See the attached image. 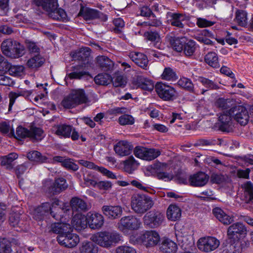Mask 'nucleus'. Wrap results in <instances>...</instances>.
<instances>
[{"mask_svg":"<svg viewBox=\"0 0 253 253\" xmlns=\"http://www.w3.org/2000/svg\"><path fill=\"white\" fill-rule=\"evenodd\" d=\"M198 81L207 88L206 89H202V94H204L205 92L209 90L217 89L219 88L218 85L209 79L200 77L198 78Z\"/></svg>","mask_w":253,"mask_h":253,"instance_id":"nucleus-38","label":"nucleus"},{"mask_svg":"<svg viewBox=\"0 0 253 253\" xmlns=\"http://www.w3.org/2000/svg\"><path fill=\"white\" fill-rule=\"evenodd\" d=\"M28 159L31 161L39 163L46 162L47 158L37 151H33L27 154Z\"/></svg>","mask_w":253,"mask_h":253,"instance_id":"nucleus-42","label":"nucleus"},{"mask_svg":"<svg viewBox=\"0 0 253 253\" xmlns=\"http://www.w3.org/2000/svg\"><path fill=\"white\" fill-rule=\"evenodd\" d=\"M231 111L233 117L242 126H245L247 124L249 116L247 109L243 106H235L231 108Z\"/></svg>","mask_w":253,"mask_h":253,"instance_id":"nucleus-13","label":"nucleus"},{"mask_svg":"<svg viewBox=\"0 0 253 253\" xmlns=\"http://www.w3.org/2000/svg\"><path fill=\"white\" fill-rule=\"evenodd\" d=\"M29 131L27 128L19 126L16 128L15 137L17 139L29 137Z\"/></svg>","mask_w":253,"mask_h":253,"instance_id":"nucleus-57","label":"nucleus"},{"mask_svg":"<svg viewBox=\"0 0 253 253\" xmlns=\"http://www.w3.org/2000/svg\"><path fill=\"white\" fill-rule=\"evenodd\" d=\"M23 66H15L10 65L8 72L13 76H20L24 71Z\"/></svg>","mask_w":253,"mask_h":253,"instance_id":"nucleus-58","label":"nucleus"},{"mask_svg":"<svg viewBox=\"0 0 253 253\" xmlns=\"http://www.w3.org/2000/svg\"><path fill=\"white\" fill-rule=\"evenodd\" d=\"M71 227L69 224L65 223H54L50 225V231L61 235L67 233Z\"/></svg>","mask_w":253,"mask_h":253,"instance_id":"nucleus-30","label":"nucleus"},{"mask_svg":"<svg viewBox=\"0 0 253 253\" xmlns=\"http://www.w3.org/2000/svg\"><path fill=\"white\" fill-rule=\"evenodd\" d=\"M91 50L89 47H82L79 50L71 52L73 58L79 60H86L90 56Z\"/></svg>","mask_w":253,"mask_h":253,"instance_id":"nucleus-33","label":"nucleus"},{"mask_svg":"<svg viewBox=\"0 0 253 253\" xmlns=\"http://www.w3.org/2000/svg\"><path fill=\"white\" fill-rule=\"evenodd\" d=\"M102 211L108 218L115 219L122 215L123 209L120 206L105 205L102 207Z\"/></svg>","mask_w":253,"mask_h":253,"instance_id":"nucleus-17","label":"nucleus"},{"mask_svg":"<svg viewBox=\"0 0 253 253\" xmlns=\"http://www.w3.org/2000/svg\"><path fill=\"white\" fill-rule=\"evenodd\" d=\"M63 166L68 169L74 171L78 170L79 168L78 165L74 163V160L71 159H66Z\"/></svg>","mask_w":253,"mask_h":253,"instance_id":"nucleus-62","label":"nucleus"},{"mask_svg":"<svg viewBox=\"0 0 253 253\" xmlns=\"http://www.w3.org/2000/svg\"><path fill=\"white\" fill-rule=\"evenodd\" d=\"M1 48L3 53L7 57L17 58L22 56L24 53V47L18 42L8 39L4 41Z\"/></svg>","mask_w":253,"mask_h":253,"instance_id":"nucleus-4","label":"nucleus"},{"mask_svg":"<svg viewBox=\"0 0 253 253\" xmlns=\"http://www.w3.org/2000/svg\"><path fill=\"white\" fill-rule=\"evenodd\" d=\"M68 187L66 180L63 178H58L50 186L49 190L53 195L57 194L65 190Z\"/></svg>","mask_w":253,"mask_h":253,"instance_id":"nucleus-24","label":"nucleus"},{"mask_svg":"<svg viewBox=\"0 0 253 253\" xmlns=\"http://www.w3.org/2000/svg\"><path fill=\"white\" fill-rule=\"evenodd\" d=\"M211 181L212 183L221 184L225 180V178L221 173H213L211 176Z\"/></svg>","mask_w":253,"mask_h":253,"instance_id":"nucleus-61","label":"nucleus"},{"mask_svg":"<svg viewBox=\"0 0 253 253\" xmlns=\"http://www.w3.org/2000/svg\"><path fill=\"white\" fill-rule=\"evenodd\" d=\"M36 4L47 13L55 10L58 6L57 0H37Z\"/></svg>","mask_w":253,"mask_h":253,"instance_id":"nucleus-27","label":"nucleus"},{"mask_svg":"<svg viewBox=\"0 0 253 253\" xmlns=\"http://www.w3.org/2000/svg\"><path fill=\"white\" fill-rule=\"evenodd\" d=\"M70 204L73 210L75 211H85L90 208L89 206L87 205L85 202L76 197L71 199Z\"/></svg>","mask_w":253,"mask_h":253,"instance_id":"nucleus-28","label":"nucleus"},{"mask_svg":"<svg viewBox=\"0 0 253 253\" xmlns=\"http://www.w3.org/2000/svg\"><path fill=\"white\" fill-rule=\"evenodd\" d=\"M55 134L59 136L64 138H69L70 137L73 127L72 126L66 124H61L58 125L56 127Z\"/></svg>","mask_w":253,"mask_h":253,"instance_id":"nucleus-36","label":"nucleus"},{"mask_svg":"<svg viewBox=\"0 0 253 253\" xmlns=\"http://www.w3.org/2000/svg\"><path fill=\"white\" fill-rule=\"evenodd\" d=\"M111 81L112 78L108 74H99L94 78L95 83L99 85H107Z\"/></svg>","mask_w":253,"mask_h":253,"instance_id":"nucleus-46","label":"nucleus"},{"mask_svg":"<svg viewBox=\"0 0 253 253\" xmlns=\"http://www.w3.org/2000/svg\"><path fill=\"white\" fill-rule=\"evenodd\" d=\"M134 121V118L128 114H124L119 118V123L122 126L133 125Z\"/></svg>","mask_w":253,"mask_h":253,"instance_id":"nucleus-55","label":"nucleus"},{"mask_svg":"<svg viewBox=\"0 0 253 253\" xmlns=\"http://www.w3.org/2000/svg\"><path fill=\"white\" fill-rule=\"evenodd\" d=\"M132 149L133 146L126 140L119 141L114 147L116 153L121 157L129 155L131 153Z\"/></svg>","mask_w":253,"mask_h":253,"instance_id":"nucleus-18","label":"nucleus"},{"mask_svg":"<svg viewBox=\"0 0 253 253\" xmlns=\"http://www.w3.org/2000/svg\"><path fill=\"white\" fill-rule=\"evenodd\" d=\"M88 101L87 96L83 89L72 90L69 95L62 102V106L65 108H72L77 106L86 103Z\"/></svg>","mask_w":253,"mask_h":253,"instance_id":"nucleus-5","label":"nucleus"},{"mask_svg":"<svg viewBox=\"0 0 253 253\" xmlns=\"http://www.w3.org/2000/svg\"><path fill=\"white\" fill-rule=\"evenodd\" d=\"M117 253H136L133 248L128 246H121L117 248Z\"/></svg>","mask_w":253,"mask_h":253,"instance_id":"nucleus-64","label":"nucleus"},{"mask_svg":"<svg viewBox=\"0 0 253 253\" xmlns=\"http://www.w3.org/2000/svg\"><path fill=\"white\" fill-rule=\"evenodd\" d=\"M81 253H97L98 247L92 242H84L80 248Z\"/></svg>","mask_w":253,"mask_h":253,"instance_id":"nucleus-39","label":"nucleus"},{"mask_svg":"<svg viewBox=\"0 0 253 253\" xmlns=\"http://www.w3.org/2000/svg\"><path fill=\"white\" fill-rule=\"evenodd\" d=\"M129 57L137 65L143 69H147L149 61L146 55L141 52H131Z\"/></svg>","mask_w":253,"mask_h":253,"instance_id":"nucleus-21","label":"nucleus"},{"mask_svg":"<svg viewBox=\"0 0 253 253\" xmlns=\"http://www.w3.org/2000/svg\"><path fill=\"white\" fill-rule=\"evenodd\" d=\"M60 201L58 199L52 200L51 203L45 202L35 208L32 212L33 217L36 220H42L44 216L50 214L55 219L60 220L63 212Z\"/></svg>","mask_w":253,"mask_h":253,"instance_id":"nucleus-1","label":"nucleus"},{"mask_svg":"<svg viewBox=\"0 0 253 253\" xmlns=\"http://www.w3.org/2000/svg\"><path fill=\"white\" fill-rule=\"evenodd\" d=\"M111 82L115 87L124 86L126 83V79L122 75H117L112 78Z\"/></svg>","mask_w":253,"mask_h":253,"instance_id":"nucleus-60","label":"nucleus"},{"mask_svg":"<svg viewBox=\"0 0 253 253\" xmlns=\"http://www.w3.org/2000/svg\"><path fill=\"white\" fill-rule=\"evenodd\" d=\"M154 201L152 198L144 194H136L132 196L131 207L136 213L142 214L152 208Z\"/></svg>","mask_w":253,"mask_h":253,"instance_id":"nucleus-3","label":"nucleus"},{"mask_svg":"<svg viewBox=\"0 0 253 253\" xmlns=\"http://www.w3.org/2000/svg\"><path fill=\"white\" fill-rule=\"evenodd\" d=\"M141 224L140 218L129 215L122 217L117 224V227L120 231L125 232L127 230H137Z\"/></svg>","mask_w":253,"mask_h":253,"instance_id":"nucleus-6","label":"nucleus"},{"mask_svg":"<svg viewBox=\"0 0 253 253\" xmlns=\"http://www.w3.org/2000/svg\"><path fill=\"white\" fill-rule=\"evenodd\" d=\"M160 155L161 151L158 149L146 148L143 160L151 161L154 160Z\"/></svg>","mask_w":253,"mask_h":253,"instance_id":"nucleus-48","label":"nucleus"},{"mask_svg":"<svg viewBox=\"0 0 253 253\" xmlns=\"http://www.w3.org/2000/svg\"><path fill=\"white\" fill-rule=\"evenodd\" d=\"M11 243L5 238L0 239V253H10Z\"/></svg>","mask_w":253,"mask_h":253,"instance_id":"nucleus-53","label":"nucleus"},{"mask_svg":"<svg viewBox=\"0 0 253 253\" xmlns=\"http://www.w3.org/2000/svg\"><path fill=\"white\" fill-rule=\"evenodd\" d=\"M10 131L11 136L14 135V131L11 128L9 122H3L0 123V132L2 134H7Z\"/></svg>","mask_w":253,"mask_h":253,"instance_id":"nucleus-59","label":"nucleus"},{"mask_svg":"<svg viewBox=\"0 0 253 253\" xmlns=\"http://www.w3.org/2000/svg\"><path fill=\"white\" fill-rule=\"evenodd\" d=\"M162 79L167 81H174L177 79L175 72L170 68H165L161 75Z\"/></svg>","mask_w":253,"mask_h":253,"instance_id":"nucleus-51","label":"nucleus"},{"mask_svg":"<svg viewBox=\"0 0 253 253\" xmlns=\"http://www.w3.org/2000/svg\"><path fill=\"white\" fill-rule=\"evenodd\" d=\"M87 222L91 229H98L104 223V217L99 213L88 212L87 214Z\"/></svg>","mask_w":253,"mask_h":253,"instance_id":"nucleus-20","label":"nucleus"},{"mask_svg":"<svg viewBox=\"0 0 253 253\" xmlns=\"http://www.w3.org/2000/svg\"><path fill=\"white\" fill-rule=\"evenodd\" d=\"M96 63L102 70L108 71L113 67V62L108 57L104 55L98 56L96 58Z\"/></svg>","mask_w":253,"mask_h":253,"instance_id":"nucleus-34","label":"nucleus"},{"mask_svg":"<svg viewBox=\"0 0 253 253\" xmlns=\"http://www.w3.org/2000/svg\"><path fill=\"white\" fill-rule=\"evenodd\" d=\"M113 24L115 27L113 28V31L116 34L121 33L125 26L124 20L121 18H116L113 20Z\"/></svg>","mask_w":253,"mask_h":253,"instance_id":"nucleus-56","label":"nucleus"},{"mask_svg":"<svg viewBox=\"0 0 253 253\" xmlns=\"http://www.w3.org/2000/svg\"><path fill=\"white\" fill-rule=\"evenodd\" d=\"M71 223L76 230L80 231L87 226L88 223L87 216L82 214H76L73 217Z\"/></svg>","mask_w":253,"mask_h":253,"instance_id":"nucleus-23","label":"nucleus"},{"mask_svg":"<svg viewBox=\"0 0 253 253\" xmlns=\"http://www.w3.org/2000/svg\"><path fill=\"white\" fill-rule=\"evenodd\" d=\"M178 84L185 90L190 92H193L194 84L189 79L186 78H181L178 81Z\"/></svg>","mask_w":253,"mask_h":253,"instance_id":"nucleus-52","label":"nucleus"},{"mask_svg":"<svg viewBox=\"0 0 253 253\" xmlns=\"http://www.w3.org/2000/svg\"><path fill=\"white\" fill-rule=\"evenodd\" d=\"M134 83L137 87L144 90H152L154 87L152 81L141 75L137 76L134 79Z\"/></svg>","mask_w":253,"mask_h":253,"instance_id":"nucleus-25","label":"nucleus"},{"mask_svg":"<svg viewBox=\"0 0 253 253\" xmlns=\"http://www.w3.org/2000/svg\"><path fill=\"white\" fill-rule=\"evenodd\" d=\"M169 23L172 26L183 28L184 26L182 22L185 20V14L179 12H168L166 14Z\"/></svg>","mask_w":253,"mask_h":253,"instance_id":"nucleus-16","label":"nucleus"},{"mask_svg":"<svg viewBox=\"0 0 253 253\" xmlns=\"http://www.w3.org/2000/svg\"><path fill=\"white\" fill-rule=\"evenodd\" d=\"M219 245V242L212 237L200 238L197 243L198 249L205 252H210L215 250Z\"/></svg>","mask_w":253,"mask_h":253,"instance_id":"nucleus-11","label":"nucleus"},{"mask_svg":"<svg viewBox=\"0 0 253 253\" xmlns=\"http://www.w3.org/2000/svg\"><path fill=\"white\" fill-rule=\"evenodd\" d=\"M186 42L184 38H174L171 39L170 43L173 49L177 52L183 51L184 45Z\"/></svg>","mask_w":253,"mask_h":253,"instance_id":"nucleus-45","label":"nucleus"},{"mask_svg":"<svg viewBox=\"0 0 253 253\" xmlns=\"http://www.w3.org/2000/svg\"><path fill=\"white\" fill-rule=\"evenodd\" d=\"M241 200L247 204H253V183L250 181H246L241 185Z\"/></svg>","mask_w":253,"mask_h":253,"instance_id":"nucleus-14","label":"nucleus"},{"mask_svg":"<svg viewBox=\"0 0 253 253\" xmlns=\"http://www.w3.org/2000/svg\"><path fill=\"white\" fill-rule=\"evenodd\" d=\"M143 242L147 247L156 245L160 241V236L155 231H146L142 235Z\"/></svg>","mask_w":253,"mask_h":253,"instance_id":"nucleus-22","label":"nucleus"},{"mask_svg":"<svg viewBox=\"0 0 253 253\" xmlns=\"http://www.w3.org/2000/svg\"><path fill=\"white\" fill-rule=\"evenodd\" d=\"M247 230L245 225L241 222H236L230 225L227 230V236L229 239L236 240L241 235L246 234Z\"/></svg>","mask_w":253,"mask_h":253,"instance_id":"nucleus-15","label":"nucleus"},{"mask_svg":"<svg viewBox=\"0 0 253 253\" xmlns=\"http://www.w3.org/2000/svg\"><path fill=\"white\" fill-rule=\"evenodd\" d=\"M72 232V227H71L67 233L58 235L57 241L58 243L67 248H71L76 247L80 242V238L78 235Z\"/></svg>","mask_w":253,"mask_h":253,"instance_id":"nucleus-9","label":"nucleus"},{"mask_svg":"<svg viewBox=\"0 0 253 253\" xmlns=\"http://www.w3.org/2000/svg\"><path fill=\"white\" fill-rule=\"evenodd\" d=\"M248 13L242 9H238L235 12V21L242 27H246L248 24Z\"/></svg>","mask_w":253,"mask_h":253,"instance_id":"nucleus-37","label":"nucleus"},{"mask_svg":"<svg viewBox=\"0 0 253 253\" xmlns=\"http://www.w3.org/2000/svg\"><path fill=\"white\" fill-rule=\"evenodd\" d=\"M224 141L220 139H202L199 140V144L202 146H211V145H219L223 144Z\"/></svg>","mask_w":253,"mask_h":253,"instance_id":"nucleus-54","label":"nucleus"},{"mask_svg":"<svg viewBox=\"0 0 253 253\" xmlns=\"http://www.w3.org/2000/svg\"><path fill=\"white\" fill-rule=\"evenodd\" d=\"M164 219V215L159 211L149 212L143 217L144 225L153 228L160 226Z\"/></svg>","mask_w":253,"mask_h":253,"instance_id":"nucleus-10","label":"nucleus"},{"mask_svg":"<svg viewBox=\"0 0 253 253\" xmlns=\"http://www.w3.org/2000/svg\"><path fill=\"white\" fill-rule=\"evenodd\" d=\"M232 113L231 109L223 111L218 115V125L219 129L225 132L231 131L233 127Z\"/></svg>","mask_w":253,"mask_h":253,"instance_id":"nucleus-8","label":"nucleus"},{"mask_svg":"<svg viewBox=\"0 0 253 253\" xmlns=\"http://www.w3.org/2000/svg\"><path fill=\"white\" fill-rule=\"evenodd\" d=\"M79 15L82 16L86 21L97 19L102 21H106L107 20L106 15L96 9L89 8L85 9L82 8L79 13Z\"/></svg>","mask_w":253,"mask_h":253,"instance_id":"nucleus-12","label":"nucleus"},{"mask_svg":"<svg viewBox=\"0 0 253 253\" xmlns=\"http://www.w3.org/2000/svg\"><path fill=\"white\" fill-rule=\"evenodd\" d=\"M160 250L165 253H175L177 250L176 244L169 239L163 241Z\"/></svg>","mask_w":253,"mask_h":253,"instance_id":"nucleus-31","label":"nucleus"},{"mask_svg":"<svg viewBox=\"0 0 253 253\" xmlns=\"http://www.w3.org/2000/svg\"><path fill=\"white\" fill-rule=\"evenodd\" d=\"M205 61L207 64L213 68H217L220 66L217 55L214 52H208L205 57Z\"/></svg>","mask_w":253,"mask_h":253,"instance_id":"nucleus-40","label":"nucleus"},{"mask_svg":"<svg viewBox=\"0 0 253 253\" xmlns=\"http://www.w3.org/2000/svg\"><path fill=\"white\" fill-rule=\"evenodd\" d=\"M155 90L160 98L164 101H172L178 95L177 91L173 86L161 82L156 84Z\"/></svg>","mask_w":253,"mask_h":253,"instance_id":"nucleus-7","label":"nucleus"},{"mask_svg":"<svg viewBox=\"0 0 253 253\" xmlns=\"http://www.w3.org/2000/svg\"><path fill=\"white\" fill-rule=\"evenodd\" d=\"M20 215L19 213H11L9 218L10 225L13 227L18 226L20 222Z\"/></svg>","mask_w":253,"mask_h":253,"instance_id":"nucleus-63","label":"nucleus"},{"mask_svg":"<svg viewBox=\"0 0 253 253\" xmlns=\"http://www.w3.org/2000/svg\"><path fill=\"white\" fill-rule=\"evenodd\" d=\"M92 240L100 247L109 249L121 240V236L116 231H104L95 234Z\"/></svg>","mask_w":253,"mask_h":253,"instance_id":"nucleus-2","label":"nucleus"},{"mask_svg":"<svg viewBox=\"0 0 253 253\" xmlns=\"http://www.w3.org/2000/svg\"><path fill=\"white\" fill-rule=\"evenodd\" d=\"M73 71L69 74L68 76L71 79H81L83 76L87 74V72L84 71H79L82 66L78 65L72 67Z\"/></svg>","mask_w":253,"mask_h":253,"instance_id":"nucleus-49","label":"nucleus"},{"mask_svg":"<svg viewBox=\"0 0 253 253\" xmlns=\"http://www.w3.org/2000/svg\"><path fill=\"white\" fill-rule=\"evenodd\" d=\"M83 178L84 183L87 186L96 187V177L93 172L91 171H86L84 174Z\"/></svg>","mask_w":253,"mask_h":253,"instance_id":"nucleus-47","label":"nucleus"},{"mask_svg":"<svg viewBox=\"0 0 253 253\" xmlns=\"http://www.w3.org/2000/svg\"><path fill=\"white\" fill-rule=\"evenodd\" d=\"M44 61V59L40 54H37L27 61V65L29 68L36 70L41 67Z\"/></svg>","mask_w":253,"mask_h":253,"instance_id":"nucleus-35","label":"nucleus"},{"mask_svg":"<svg viewBox=\"0 0 253 253\" xmlns=\"http://www.w3.org/2000/svg\"><path fill=\"white\" fill-rule=\"evenodd\" d=\"M17 158L18 155L15 153H11L6 156L2 157L0 158L1 165L6 166L8 169H11L12 168V163Z\"/></svg>","mask_w":253,"mask_h":253,"instance_id":"nucleus-43","label":"nucleus"},{"mask_svg":"<svg viewBox=\"0 0 253 253\" xmlns=\"http://www.w3.org/2000/svg\"><path fill=\"white\" fill-rule=\"evenodd\" d=\"M196 42L193 40L185 42L183 49V52L186 56H191L193 55L196 50Z\"/></svg>","mask_w":253,"mask_h":253,"instance_id":"nucleus-50","label":"nucleus"},{"mask_svg":"<svg viewBox=\"0 0 253 253\" xmlns=\"http://www.w3.org/2000/svg\"><path fill=\"white\" fill-rule=\"evenodd\" d=\"M214 216L224 224H229L233 221V219L226 214L221 208L216 207L212 210Z\"/></svg>","mask_w":253,"mask_h":253,"instance_id":"nucleus-26","label":"nucleus"},{"mask_svg":"<svg viewBox=\"0 0 253 253\" xmlns=\"http://www.w3.org/2000/svg\"><path fill=\"white\" fill-rule=\"evenodd\" d=\"M139 163L134 159L132 156L129 157L124 162L125 170L131 173L138 166Z\"/></svg>","mask_w":253,"mask_h":253,"instance_id":"nucleus-41","label":"nucleus"},{"mask_svg":"<svg viewBox=\"0 0 253 253\" xmlns=\"http://www.w3.org/2000/svg\"><path fill=\"white\" fill-rule=\"evenodd\" d=\"M167 215L169 220L176 221L181 217V210L176 205H170L167 209Z\"/></svg>","mask_w":253,"mask_h":253,"instance_id":"nucleus-32","label":"nucleus"},{"mask_svg":"<svg viewBox=\"0 0 253 253\" xmlns=\"http://www.w3.org/2000/svg\"><path fill=\"white\" fill-rule=\"evenodd\" d=\"M44 137L43 130L38 127H32L29 131V138L33 141L41 140Z\"/></svg>","mask_w":253,"mask_h":253,"instance_id":"nucleus-44","label":"nucleus"},{"mask_svg":"<svg viewBox=\"0 0 253 253\" xmlns=\"http://www.w3.org/2000/svg\"><path fill=\"white\" fill-rule=\"evenodd\" d=\"M209 180V176L203 172H199L190 176L189 182L191 186L202 187L205 186Z\"/></svg>","mask_w":253,"mask_h":253,"instance_id":"nucleus-19","label":"nucleus"},{"mask_svg":"<svg viewBox=\"0 0 253 253\" xmlns=\"http://www.w3.org/2000/svg\"><path fill=\"white\" fill-rule=\"evenodd\" d=\"M235 101L231 98H225L220 97L217 98L215 102V106L216 107L222 110H228L234 107Z\"/></svg>","mask_w":253,"mask_h":253,"instance_id":"nucleus-29","label":"nucleus"}]
</instances>
